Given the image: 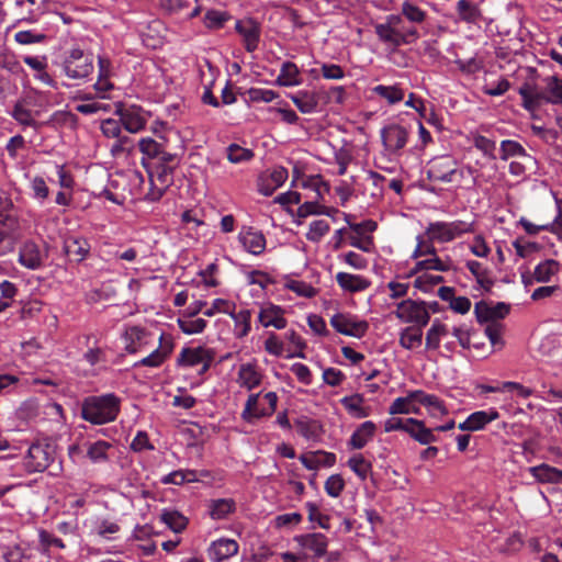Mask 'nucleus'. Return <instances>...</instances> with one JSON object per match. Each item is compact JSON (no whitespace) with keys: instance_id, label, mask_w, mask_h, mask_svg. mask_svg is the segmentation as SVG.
<instances>
[{"instance_id":"26","label":"nucleus","mask_w":562,"mask_h":562,"mask_svg":"<svg viewBox=\"0 0 562 562\" xmlns=\"http://www.w3.org/2000/svg\"><path fill=\"white\" fill-rule=\"evenodd\" d=\"M299 544L314 552L316 558L326 554L328 541L325 535L319 532L302 535L295 538Z\"/></svg>"},{"instance_id":"21","label":"nucleus","mask_w":562,"mask_h":562,"mask_svg":"<svg viewBox=\"0 0 562 562\" xmlns=\"http://www.w3.org/2000/svg\"><path fill=\"white\" fill-rule=\"evenodd\" d=\"M238 543L233 539H218L207 549V555L213 562H222L238 552Z\"/></svg>"},{"instance_id":"44","label":"nucleus","mask_w":562,"mask_h":562,"mask_svg":"<svg viewBox=\"0 0 562 562\" xmlns=\"http://www.w3.org/2000/svg\"><path fill=\"white\" fill-rule=\"evenodd\" d=\"M286 179L288 170L283 167H277L271 171L269 178L267 179V186H263L260 189V192L265 195H271L274 190H277L285 182Z\"/></svg>"},{"instance_id":"7","label":"nucleus","mask_w":562,"mask_h":562,"mask_svg":"<svg viewBox=\"0 0 562 562\" xmlns=\"http://www.w3.org/2000/svg\"><path fill=\"white\" fill-rule=\"evenodd\" d=\"M261 393L250 394L245 403L241 412V418L246 423H254L257 419L271 416L277 408L278 395L276 392H268L263 394V400L268 406H260L259 397Z\"/></svg>"},{"instance_id":"49","label":"nucleus","mask_w":562,"mask_h":562,"mask_svg":"<svg viewBox=\"0 0 562 562\" xmlns=\"http://www.w3.org/2000/svg\"><path fill=\"white\" fill-rule=\"evenodd\" d=\"M499 151L502 160H507L512 157H530L522 145L513 139L502 140Z\"/></svg>"},{"instance_id":"46","label":"nucleus","mask_w":562,"mask_h":562,"mask_svg":"<svg viewBox=\"0 0 562 562\" xmlns=\"http://www.w3.org/2000/svg\"><path fill=\"white\" fill-rule=\"evenodd\" d=\"M451 269L450 263L443 262L438 256H435L429 259L419 260L415 263V267L411 271V276L416 274L424 270H436L446 272Z\"/></svg>"},{"instance_id":"35","label":"nucleus","mask_w":562,"mask_h":562,"mask_svg":"<svg viewBox=\"0 0 562 562\" xmlns=\"http://www.w3.org/2000/svg\"><path fill=\"white\" fill-rule=\"evenodd\" d=\"M113 449V445L98 440L94 442L87 443V457L93 463H104L109 460V451Z\"/></svg>"},{"instance_id":"43","label":"nucleus","mask_w":562,"mask_h":562,"mask_svg":"<svg viewBox=\"0 0 562 562\" xmlns=\"http://www.w3.org/2000/svg\"><path fill=\"white\" fill-rule=\"evenodd\" d=\"M138 147L146 162H153L161 154L165 146L153 138L147 137L139 140Z\"/></svg>"},{"instance_id":"16","label":"nucleus","mask_w":562,"mask_h":562,"mask_svg":"<svg viewBox=\"0 0 562 562\" xmlns=\"http://www.w3.org/2000/svg\"><path fill=\"white\" fill-rule=\"evenodd\" d=\"M238 240L246 251L255 256L261 255L266 249L265 235L252 227H243L238 234Z\"/></svg>"},{"instance_id":"23","label":"nucleus","mask_w":562,"mask_h":562,"mask_svg":"<svg viewBox=\"0 0 562 562\" xmlns=\"http://www.w3.org/2000/svg\"><path fill=\"white\" fill-rule=\"evenodd\" d=\"M335 280L342 291L349 293L366 291L371 285V281L369 279L360 274H352L348 272H338Z\"/></svg>"},{"instance_id":"60","label":"nucleus","mask_w":562,"mask_h":562,"mask_svg":"<svg viewBox=\"0 0 562 562\" xmlns=\"http://www.w3.org/2000/svg\"><path fill=\"white\" fill-rule=\"evenodd\" d=\"M473 145L476 149L483 153L490 159H496L495 150L496 143L483 135H475L473 137Z\"/></svg>"},{"instance_id":"15","label":"nucleus","mask_w":562,"mask_h":562,"mask_svg":"<svg viewBox=\"0 0 562 562\" xmlns=\"http://www.w3.org/2000/svg\"><path fill=\"white\" fill-rule=\"evenodd\" d=\"M90 243L78 235H68L64 238L63 250L70 261L81 262L90 254Z\"/></svg>"},{"instance_id":"37","label":"nucleus","mask_w":562,"mask_h":562,"mask_svg":"<svg viewBox=\"0 0 562 562\" xmlns=\"http://www.w3.org/2000/svg\"><path fill=\"white\" fill-rule=\"evenodd\" d=\"M560 263L554 259H547L538 263L533 270L532 278L537 282H549L558 273Z\"/></svg>"},{"instance_id":"59","label":"nucleus","mask_w":562,"mask_h":562,"mask_svg":"<svg viewBox=\"0 0 562 562\" xmlns=\"http://www.w3.org/2000/svg\"><path fill=\"white\" fill-rule=\"evenodd\" d=\"M349 218L350 215L345 214V220L348 223L349 228L359 236L371 235L378 228V224L373 220H366L362 221L361 223H351Z\"/></svg>"},{"instance_id":"39","label":"nucleus","mask_w":562,"mask_h":562,"mask_svg":"<svg viewBox=\"0 0 562 562\" xmlns=\"http://www.w3.org/2000/svg\"><path fill=\"white\" fill-rule=\"evenodd\" d=\"M457 12L461 21L475 23L481 18V11L471 0H459Z\"/></svg>"},{"instance_id":"1","label":"nucleus","mask_w":562,"mask_h":562,"mask_svg":"<svg viewBox=\"0 0 562 562\" xmlns=\"http://www.w3.org/2000/svg\"><path fill=\"white\" fill-rule=\"evenodd\" d=\"M121 411V398L114 393L87 396L81 403V418L92 425L114 422Z\"/></svg>"},{"instance_id":"18","label":"nucleus","mask_w":562,"mask_h":562,"mask_svg":"<svg viewBox=\"0 0 562 562\" xmlns=\"http://www.w3.org/2000/svg\"><path fill=\"white\" fill-rule=\"evenodd\" d=\"M498 418L499 413L495 408H490L488 411H477L470 414L463 423L459 424L458 428L460 430L477 431Z\"/></svg>"},{"instance_id":"38","label":"nucleus","mask_w":562,"mask_h":562,"mask_svg":"<svg viewBox=\"0 0 562 562\" xmlns=\"http://www.w3.org/2000/svg\"><path fill=\"white\" fill-rule=\"evenodd\" d=\"M295 428L299 435L307 440H315L319 437L322 427L318 422L308 418L295 420Z\"/></svg>"},{"instance_id":"3","label":"nucleus","mask_w":562,"mask_h":562,"mask_svg":"<svg viewBox=\"0 0 562 562\" xmlns=\"http://www.w3.org/2000/svg\"><path fill=\"white\" fill-rule=\"evenodd\" d=\"M93 55L80 48L70 49L63 61V71L70 79H87L93 72Z\"/></svg>"},{"instance_id":"8","label":"nucleus","mask_w":562,"mask_h":562,"mask_svg":"<svg viewBox=\"0 0 562 562\" xmlns=\"http://www.w3.org/2000/svg\"><path fill=\"white\" fill-rule=\"evenodd\" d=\"M49 255L48 246L34 240H25L19 250V263L26 269L37 270L44 267Z\"/></svg>"},{"instance_id":"57","label":"nucleus","mask_w":562,"mask_h":562,"mask_svg":"<svg viewBox=\"0 0 562 562\" xmlns=\"http://www.w3.org/2000/svg\"><path fill=\"white\" fill-rule=\"evenodd\" d=\"M121 121L125 130L131 133H137L146 125V121L140 115L128 111L122 113Z\"/></svg>"},{"instance_id":"11","label":"nucleus","mask_w":562,"mask_h":562,"mask_svg":"<svg viewBox=\"0 0 562 562\" xmlns=\"http://www.w3.org/2000/svg\"><path fill=\"white\" fill-rule=\"evenodd\" d=\"M330 325L336 331L345 336L362 338L368 329L367 321H358L355 316L337 313L330 318Z\"/></svg>"},{"instance_id":"9","label":"nucleus","mask_w":562,"mask_h":562,"mask_svg":"<svg viewBox=\"0 0 562 562\" xmlns=\"http://www.w3.org/2000/svg\"><path fill=\"white\" fill-rule=\"evenodd\" d=\"M463 177V172L458 170L457 161L451 156H440L431 159L428 164L427 178L430 181L443 183L452 182L456 176Z\"/></svg>"},{"instance_id":"34","label":"nucleus","mask_w":562,"mask_h":562,"mask_svg":"<svg viewBox=\"0 0 562 562\" xmlns=\"http://www.w3.org/2000/svg\"><path fill=\"white\" fill-rule=\"evenodd\" d=\"M425 326H409L404 328L400 334V345L413 350L418 348L423 342V328Z\"/></svg>"},{"instance_id":"47","label":"nucleus","mask_w":562,"mask_h":562,"mask_svg":"<svg viewBox=\"0 0 562 562\" xmlns=\"http://www.w3.org/2000/svg\"><path fill=\"white\" fill-rule=\"evenodd\" d=\"M400 15L412 24H422L427 18L426 11L409 1L402 3Z\"/></svg>"},{"instance_id":"61","label":"nucleus","mask_w":562,"mask_h":562,"mask_svg":"<svg viewBox=\"0 0 562 562\" xmlns=\"http://www.w3.org/2000/svg\"><path fill=\"white\" fill-rule=\"evenodd\" d=\"M305 507L308 513V520L311 522H317L318 526L323 529H329L330 525V518L328 515H324L319 512L318 506L315 503L308 502L305 504Z\"/></svg>"},{"instance_id":"24","label":"nucleus","mask_w":562,"mask_h":562,"mask_svg":"<svg viewBox=\"0 0 562 562\" xmlns=\"http://www.w3.org/2000/svg\"><path fill=\"white\" fill-rule=\"evenodd\" d=\"M214 351L204 347H184L177 358V366L182 368H191L199 366Z\"/></svg>"},{"instance_id":"17","label":"nucleus","mask_w":562,"mask_h":562,"mask_svg":"<svg viewBox=\"0 0 562 562\" xmlns=\"http://www.w3.org/2000/svg\"><path fill=\"white\" fill-rule=\"evenodd\" d=\"M284 308L269 303L261 307L258 321L263 327H274L276 329H283L288 325V321L284 317Z\"/></svg>"},{"instance_id":"27","label":"nucleus","mask_w":562,"mask_h":562,"mask_svg":"<svg viewBox=\"0 0 562 562\" xmlns=\"http://www.w3.org/2000/svg\"><path fill=\"white\" fill-rule=\"evenodd\" d=\"M416 390L409 391L406 396L395 398L389 407L390 415L398 414H419L420 408L417 406Z\"/></svg>"},{"instance_id":"51","label":"nucleus","mask_w":562,"mask_h":562,"mask_svg":"<svg viewBox=\"0 0 562 562\" xmlns=\"http://www.w3.org/2000/svg\"><path fill=\"white\" fill-rule=\"evenodd\" d=\"M229 19L231 15L228 12L211 9L206 11L203 22L209 30H220Z\"/></svg>"},{"instance_id":"12","label":"nucleus","mask_w":562,"mask_h":562,"mask_svg":"<svg viewBox=\"0 0 562 562\" xmlns=\"http://www.w3.org/2000/svg\"><path fill=\"white\" fill-rule=\"evenodd\" d=\"M235 31L241 36L244 47L248 53L258 48L261 36V24L254 18L237 20Z\"/></svg>"},{"instance_id":"52","label":"nucleus","mask_w":562,"mask_h":562,"mask_svg":"<svg viewBox=\"0 0 562 562\" xmlns=\"http://www.w3.org/2000/svg\"><path fill=\"white\" fill-rule=\"evenodd\" d=\"M330 231V226L325 220H315L310 224V229L306 233V239L312 243H319L325 235Z\"/></svg>"},{"instance_id":"50","label":"nucleus","mask_w":562,"mask_h":562,"mask_svg":"<svg viewBox=\"0 0 562 562\" xmlns=\"http://www.w3.org/2000/svg\"><path fill=\"white\" fill-rule=\"evenodd\" d=\"M416 398L418 404L427 407L432 412H439L440 414H446L447 409L445 407L443 402L434 394H428L423 390H416Z\"/></svg>"},{"instance_id":"54","label":"nucleus","mask_w":562,"mask_h":562,"mask_svg":"<svg viewBox=\"0 0 562 562\" xmlns=\"http://www.w3.org/2000/svg\"><path fill=\"white\" fill-rule=\"evenodd\" d=\"M448 227L451 241L458 237H461L464 234L474 233L475 231L474 222H467L462 220L448 222Z\"/></svg>"},{"instance_id":"48","label":"nucleus","mask_w":562,"mask_h":562,"mask_svg":"<svg viewBox=\"0 0 562 562\" xmlns=\"http://www.w3.org/2000/svg\"><path fill=\"white\" fill-rule=\"evenodd\" d=\"M426 235L430 241L449 243L451 241L449 236L448 222H432L426 228Z\"/></svg>"},{"instance_id":"63","label":"nucleus","mask_w":562,"mask_h":562,"mask_svg":"<svg viewBox=\"0 0 562 562\" xmlns=\"http://www.w3.org/2000/svg\"><path fill=\"white\" fill-rule=\"evenodd\" d=\"M46 40L44 33L35 32L33 30L19 31L14 34V41L21 45H31L43 43Z\"/></svg>"},{"instance_id":"62","label":"nucleus","mask_w":562,"mask_h":562,"mask_svg":"<svg viewBox=\"0 0 562 562\" xmlns=\"http://www.w3.org/2000/svg\"><path fill=\"white\" fill-rule=\"evenodd\" d=\"M206 321L203 318L195 319H178V326L182 333L187 335L200 334L206 327Z\"/></svg>"},{"instance_id":"4","label":"nucleus","mask_w":562,"mask_h":562,"mask_svg":"<svg viewBox=\"0 0 562 562\" xmlns=\"http://www.w3.org/2000/svg\"><path fill=\"white\" fill-rule=\"evenodd\" d=\"M56 446L49 441L33 442L25 457V468L29 472H43L54 467Z\"/></svg>"},{"instance_id":"19","label":"nucleus","mask_w":562,"mask_h":562,"mask_svg":"<svg viewBox=\"0 0 562 562\" xmlns=\"http://www.w3.org/2000/svg\"><path fill=\"white\" fill-rule=\"evenodd\" d=\"M288 97L303 114H311L318 111L319 92L299 90L294 93H289Z\"/></svg>"},{"instance_id":"6","label":"nucleus","mask_w":562,"mask_h":562,"mask_svg":"<svg viewBox=\"0 0 562 562\" xmlns=\"http://www.w3.org/2000/svg\"><path fill=\"white\" fill-rule=\"evenodd\" d=\"M12 207L13 203L7 200L4 211L0 212V256L11 252L20 236L18 217L9 211Z\"/></svg>"},{"instance_id":"32","label":"nucleus","mask_w":562,"mask_h":562,"mask_svg":"<svg viewBox=\"0 0 562 562\" xmlns=\"http://www.w3.org/2000/svg\"><path fill=\"white\" fill-rule=\"evenodd\" d=\"M236 510V502L233 498L212 499L209 505V515L214 520L227 518Z\"/></svg>"},{"instance_id":"40","label":"nucleus","mask_w":562,"mask_h":562,"mask_svg":"<svg viewBox=\"0 0 562 562\" xmlns=\"http://www.w3.org/2000/svg\"><path fill=\"white\" fill-rule=\"evenodd\" d=\"M300 70L294 63L285 61L283 63L280 75L277 78V81L280 86L291 87L300 83L299 80Z\"/></svg>"},{"instance_id":"30","label":"nucleus","mask_w":562,"mask_h":562,"mask_svg":"<svg viewBox=\"0 0 562 562\" xmlns=\"http://www.w3.org/2000/svg\"><path fill=\"white\" fill-rule=\"evenodd\" d=\"M543 103L562 104V78L551 76L543 79Z\"/></svg>"},{"instance_id":"22","label":"nucleus","mask_w":562,"mask_h":562,"mask_svg":"<svg viewBox=\"0 0 562 562\" xmlns=\"http://www.w3.org/2000/svg\"><path fill=\"white\" fill-rule=\"evenodd\" d=\"M299 460L307 470H317L321 467H333L336 463V454L333 452L317 450L301 454Z\"/></svg>"},{"instance_id":"13","label":"nucleus","mask_w":562,"mask_h":562,"mask_svg":"<svg viewBox=\"0 0 562 562\" xmlns=\"http://www.w3.org/2000/svg\"><path fill=\"white\" fill-rule=\"evenodd\" d=\"M381 139L385 150L398 154L407 144L408 131L398 124H390L381 130Z\"/></svg>"},{"instance_id":"28","label":"nucleus","mask_w":562,"mask_h":562,"mask_svg":"<svg viewBox=\"0 0 562 562\" xmlns=\"http://www.w3.org/2000/svg\"><path fill=\"white\" fill-rule=\"evenodd\" d=\"M530 474L536 481L542 484H559L562 483V470L551 467L547 463H541L536 467L529 468Z\"/></svg>"},{"instance_id":"41","label":"nucleus","mask_w":562,"mask_h":562,"mask_svg":"<svg viewBox=\"0 0 562 562\" xmlns=\"http://www.w3.org/2000/svg\"><path fill=\"white\" fill-rule=\"evenodd\" d=\"M160 520L177 533L183 531L188 525V519L178 510L165 509L160 515Z\"/></svg>"},{"instance_id":"64","label":"nucleus","mask_w":562,"mask_h":562,"mask_svg":"<svg viewBox=\"0 0 562 562\" xmlns=\"http://www.w3.org/2000/svg\"><path fill=\"white\" fill-rule=\"evenodd\" d=\"M443 281L445 279L442 276L424 273L415 279L414 286L423 292H428L435 285L442 283Z\"/></svg>"},{"instance_id":"5","label":"nucleus","mask_w":562,"mask_h":562,"mask_svg":"<svg viewBox=\"0 0 562 562\" xmlns=\"http://www.w3.org/2000/svg\"><path fill=\"white\" fill-rule=\"evenodd\" d=\"M142 165L147 169L150 178L156 177L158 182L167 189L173 182V171L179 165V158L164 148L155 161L146 162L145 158H142Z\"/></svg>"},{"instance_id":"58","label":"nucleus","mask_w":562,"mask_h":562,"mask_svg":"<svg viewBox=\"0 0 562 562\" xmlns=\"http://www.w3.org/2000/svg\"><path fill=\"white\" fill-rule=\"evenodd\" d=\"M254 157V153L250 149L244 148L237 144H231L227 147V159L232 164H240L248 161Z\"/></svg>"},{"instance_id":"29","label":"nucleus","mask_w":562,"mask_h":562,"mask_svg":"<svg viewBox=\"0 0 562 562\" xmlns=\"http://www.w3.org/2000/svg\"><path fill=\"white\" fill-rule=\"evenodd\" d=\"M376 425L367 420L362 423L351 435L348 445L352 449H362L369 441H371L375 435Z\"/></svg>"},{"instance_id":"56","label":"nucleus","mask_w":562,"mask_h":562,"mask_svg":"<svg viewBox=\"0 0 562 562\" xmlns=\"http://www.w3.org/2000/svg\"><path fill=\"white\" fill-rule=\"evenodd\" d=\"M198 0H159V7L167 14H179Z\"/></svg>"},{"instance_id":"42","label":"nucleus","mask_w":562,"mask_h":562,"mask_svg":"<svg viewBox=\"0 0 562 562\" xmlns=\"http://www.w3.org/2000/svg\"><path fill=\"white\" fill-rule=\"evenodd\" d=\"M347 464L361 481H366L368 475L372 472V463L361 453L352 456Z\"/></svg>"},{"instance_id":"33","label":"nucleus","mask_w":562,"mask_h":562,"mask_svg":"<svg viewBox=\"0 0 562 562\" xmlns=\"http://www.w3.org/2000/svg\"><path fill=\"white\" fill-rule=\"evenodd\" d=\"M465 266L471 274L475 278V281L480 288L486 292H490L494 285V280L490 278V270L484 268L483 265L476 260H468Z\"/></svg>"},{"instance_id":"36","label":"nucleus","mask_w":562,"mask_h":562,"mask_svg":"<svg viewBox=\"0 0 562 562\" xmlns=\"http://www.w3.org/2000/svg\"><path fill=\"white\" fill-rule=\"evenodd\" d=\"M147 331L139 326H131L125 330L124 339H125V350L128 353H136L142 345V341L145 339Z\"/></svg>"},{"instance_id":"14","label":"nucleus","mask_w":562,"mask_h":562,"mask_svg":"<svg viewBox=\"0 0 562 562\" xmlns=\"http://www.w3.org/2000/svg\"><path fill=\"white\" fill-rule=\"evenodd\" d=\"M173 348H175V344H173L171 336H167L162 333L159 337L158 348H156L147 357L137 361L135 363V367L158 368L171 355V352L173 351Z\"/></svg>"},{"instance_id":"45","label":"nucleus","mask_w":562,"mask_h":562,"mask_svg":"<svg viewBox=\"0 0 562 562\" xmlns=\"http://www.w3.org/2000/svg\"><path fill=\"white\" fill-rule=\"evenodd\" d=\"M372 91L382 99H385L390 104H395L404 99V91L397 85L384 86L378 85Z\"/></svg>"},{"instance_id":"25","label":"nucleus","mask_w":562,"mask_h":562,"mask_svg":"<svg viewBox=\"0 0 562 562\" xmlns=\"http://www.w3.org/2000/svg\"><path fill=\"white\" fill-rule=\"evenodd\" d=\"M407 423L408 425L405 428V432L420 445H429L438 440L434 435V430L427 428L423 420L409 417L407 418Z\"/></svg>"},{"instance_id":"20","label":"nucleus","mask_w":562,"mask_h":562,"mask_svg":"<svg viewBox=\"0 0 562 562\" xmlns=\"http://www.w3.org/2000/svg\"><path fill=\"white\" fill-rule=\"evenodd\" d=\"M522 99V106L532 111L543 104V88H540L535 81H526L518 89Z\"/></svg>"},{"instance_id":"55","label":"nucleus","mask_w":562,"mask_h":562,"mask_svg":"<svg viewBox=\"0 0 562 562\" xmlns=\"http://www.w3.org/2000/svg\"><path fill=\"white\" fill-rule=\"evenodd\" d=\"M232 318L235 321L236 327L239 329L238 336L244 337L247 336L250 331V319L251 313L249 310H240L238 312L233 311L231 314Z\"/></svg>"},{"instance_id":"53","label":"nucleus","mask_w":562,"mask_h":562,"mask_svg":"<svg viewBox=\"0 0 562 562\" xmlns=\"http://www.w3.org/2000/svg\"><path fill=\"white\" fill-rule=\"evenodd\" d=\"M342 406L349 412L355 414L358 418H363L368 416V413L362 407L363 397L360 394H355L351 396H345L341 398Z\"/></svg>"},{"instance_id":"31","label":"nucleus","mask_w":562,"mask_h":562,"mask_svg":"<svg viewBox=\"0 0 562 562\" xmlns=\"http://www.w3.org/2000/svg\"><path fill=\"white\" fill-rule=\"evenodd\" d=\"M262 375L257 367L251 363L241 364L238 371V383L247 390H252L261 384Z\"/></svg>"},{"instance_id":"10","label":"nucleus","mask_w":562,"mask_h":562,"mask_svg":"<svg viewBox=\"0 0 562 562\" xmlns=\"http://www.w3.org/2000/svg\"><path fill=\"white\" fill-rule=\"evenodd\" d=\"M395 315L405 323H413L415 326H426L430 315L424 301L404 300L397 304Z\"/></svg>"},{"instance_id":"2","label":"nucleus","mask_w":562,"mask_h":562,"mask_svg":"<svg viewBox=\"0 0 562 562\" xmlns=\"http://www.w3.org/2000/svg\"><path fill=\"white\" fill-rule=\"evenodd\" d=\"M374 32L379 40L396 49L403 45H411L419 38V32L415 25L407 24L402 15L390 14L385 22L374 25Z\"/></svg>"}]
</instances>
